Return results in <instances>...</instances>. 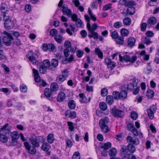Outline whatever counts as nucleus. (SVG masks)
Returning <instances> with one entry per match:
<instances>
[{
    "instance_id": "nucleus-5",
    "label": "nucleus",
    "mask_w": 159,
    "mask_h": 159,
    "mask_svg": "<svg viewBox=\"0 0 159 159\" xmlns=\"http://www.w3.org/2000/svg\"><path fill=\"white\" fill-rule=\"evenodd\" d=\"M120 59V61H122L123 59L126 62H130L131 63H134L137 60V57L136 56H133L130 57L127 55H126L122 57L120 55H119Z\"/></svg>"
},
{
    "instance_id": "nucleus-62",
    "label": "nucleus",
    "mask_w": 159,
    "mask_h": 159,
    "mask_svg": "<svg viewBox=\"0 0 159 159\" xmlns=\"http://www.w3.org/2000/svg\"><path fill=\"white\" fill-rule=\"evenodd\" d=\"M27 90V87L25 85L22 84L20 86V90L21 92H25Z\"/></svg>"
},
{
    "instance_id": "nucleus-34",
    "label": "nucleus",
    "mask_w": 159,
    "mask_h": 159,
    "mask_svg": "<svg viewBox=\"0 0 159 159\" xmlns=\"http://www.w3.org/2000/svg\"><path fill=\"white\" fill-rule=\"evenodd\" d=\"M157 19L154 17L150 18L148 20V23L150 25H154L157 22Z\"/></svg>"
},
{
    "instance_id": "nucleus-28",
    "label": "nucleus",
    "mask_w": 159,
    "mask_h": 159,
    "mask_svg": "<svg viewBox=\"0 0 159 159\" xmlns=\"http://www.w3.org/2000/svg\"><path fill=\"white\" fill-rule=\"evenodd\" d=\"M127 13L129 15H133L135 13V9L133 7H129L126 10Z\"/></svg>"
},
{
    "instance_id": "nucleus-19",
    "label": "nucleus",
    "mask_w": 159,
    "mask_h": 159,
    "mask_svg": "<svg viewBox=\"0 0 159 159\" xmlns=\"http://www.w3.org/2000/svg\"><path fill=\"white\" fill-rule=\"evenodd\" d=\"M136 42L135 39L133 37H129L128 39V45L130 47H132L135 45Z\"/></svg>"
},
{
    "instance_id": "nucleus-13",
    "label": "nucleus",
    "mask_w": 159,
    "mask_h": 159,
    "mask_svg": "<svg viewBox=\"0 0 159 159\" xmlns=\"http://www.w3.org/2000/svg\"><path fill=\"white\" fill-rule=\"evenodd\" d=\"M66 98V94L64 92H61L57 94V100L59 102H62L64 101Z\"/></svg>"
},
{
    "instance_id": "nucleus-52",
    "label": "nucleus",
    "mask_w": 159,
    "mask_h": 159,
    "mask_svg": "<svg viewBox=\"0 0 159 159\" xmlns=\"http://www.w3.org/2000/svg\"><path fill=\"white\" fill-rule=\"evenodd\" d=\"M76 22V25L78 27H81L83 23L82 20L80 19H79L75 21Z\"/></svg>"
},
{
    "instance_id": "nucleus-6",
    "label": "nucleus",
    "mask_w": 159,
    "mask_h": 159,
    "mask_svg": "<svg viewBox=\"0 0 159 159\" xmlns=\"http://www.w3.org/2000/svg\"><path fill=\"white\" fill-rule=\"evenodd\" d=\"M24 145L26 149L28 150L29 153L31 154H34L36 152L35 147L31 145L28 142H25Z\"/></svg>"
},
{
    "instance_id": "nucleus-17",
    "label": "nucleus",
    "mask_w": 159,
    "mask_h": 159,
    "mask_svg": "<svg viewBox=\"0 0 159 159\" xmlns=\"http://www.w3.org/2000/svg\"><path fill=\"white\" fill-rule=\"evenodd\" d=\"M105 62L108 67L114 68L115 66V63L112 61L110 59L108 58L105 59Z\"/></svg>"
},
{
    "instance_id": "nucleus-11",
    "label": "nucleus",
    "mask_w": 159,
    "mask_h": 159,
    "mask_svg": "<svg viewBox=\"0 0 159 159\" xmlns=\"http://www.w3.org/2000/svg\"><path fill=\"white\" fill-rule=\"evenodd\" d=\"M111 113L112 115L115 117H122L124 115L122 111L114 108L112 109Z\"/></svg>"
},
{
    "instance_id": "nucleus-64",
    "label": "nucleus",
    "mask_w": 159,
    "mask_h": 159,
    "mask_svg": "<svg viewBox=\"0 0 159 159\" xmlns=\"http://www.w3.org/2000/svg\"><path fill=\"white\" fill-rule=\"evenodd\" d=\"M144 43L147 45H148L152 43V42L150 40V39L148 38L145 37L144 40Z\"/></svg>"
},
{
    "instance_id": "nucleus-43",
    "label": "nucleus",
    "mask_w": 159,
    "mask_h": 159,
    "mask_svg": "<svg viewBox=\"0 0 159 159\" xmlns=\"http://www.w3.org/2000/svg\"><path fill=\"white\" fill-rule=\"evenodd\" d=\"M0 140L3 143H6L7 141L8 138L6 135L1 134L0 136Z\"/></svg>"
},
{
    "instance_id": "nucleus-58",
    "label": "nucleus",
    "mask_w": 159,
    "mask_h": 159,
    "mask_svg": "<svg viewBox=\"0 0 159 159\" xmlns=\"http://www.w3.org/2000/svg\"><path fill=\"white\" fill-rule=\"evenodd\" d=\"M0 91L5 93H8V94H9L11 91L7 88H2L0 89Z\"/></svg>"
},
{
    "instance_id": "nucleus-32",
    "label": "nucleus",
    "mask_w": 159,
    "mask_h": 159,
    "mask_svg": "<svg viewBox=\"0 0 159 159\" xmlns=\"http://www.w3.org/2000/svg\"><path fill=\"white\" fill-rule=\"evenodd\" d=\"M68 105L70 109H74L75 107L76 103L74 100H71L69 101Z\"/></svg>"
},
{
    "instance_id": "nucleus-53",
    "label": "nucleus",
    "mask_w": 159,
    "mask_h": 159,
    "mask_svg": "<svg viewBox=\"0 0 159 159\" xmlns=\"http://www.w3.org/2000/svg\"><path fill=\"white\" fill-rule=\"evenodd\" d=\"M28 59L30 60V61L33 64H36L37 61L35 58L33 56H30L29 57Z\"/></svg>"
},
{
    "instance_id": "nucleus-44",
    "label": "nucleus",
    "mask_w": 159,
    "mask_h": 159,
    "mask_svg": "<svg viewBox=\"0 0 159 159\" xmlns=\"http://www.w3.org/2000/svg\"><path fill=\"white\" fill-rule=\"evenodd\" d=\"M120 99H124L126 98L127 96V93L125 91H122L120 93Z\"/></svg>"
},
{
    "instance_id": "nucleus-30",
    "label": "nucleus",
    "mask_w": 159,
    "mask_h": 159,
    "mask_svg": "<svg viewBox=\"0 0 159 159\" xmlns=\"http://www.w3.org/2000/svg\"><path fill=\"white\" fill-rule=\"evenodd\" d=\"M146 53L145 50H143L139 54L140 55L143 57V59L144 61L148 60L149 59V56L148 55L146 54Z\"/></svg>"
},
{
    "instance_id": "nucleus-22",
    "label": "nucleus",
    "mask_w": 159,
    "mask_h": 159,
    "mask_svg": "<svg viewBox=\"0 0 159 159\" xmlns=\"http://www.w3.org/2000/svg\"><path fill=\"white\" fill-rule=\"evenodd\" d=\"M59 86L56 83H52L50 86V90L52 92H55L58 90Z\"/></svg>"
},
{
    "instance_id": "nucleus-46",
    "label": "nucleus",
    "mask_w": 159,
    "mask_h": 159,
    "mask_svg": "<svg viewBox=\"0 0 159 159\" xmlns=\"http://www.w3.org/2000/svg\"><path fill=\"white\" fill-rule=\"evenodd\" d=\"M48 50L49 51H53L56 50V47L52 43H50L48 44Z\"/></svg>"
},
{
    "instance_id": "nucleus-18",
    "label": "nucleus",
    "mask_w": 159,
    "mask_h": 159,
    "mask_svg": "<svg viewBox=\"0 0 159 159\" xmlns=\"http://www.w3.org/2000/svg\"><path fill=\"white\" fill-rule=\"evenodd\" d=\"M51 90L49 88H45L44 90V94L45 96L49 100H52V98L51 97L52 93Z\"/></svg>"
},
{
    "instance_id": "nucleus-33",
    "label": "nucleus",
    "mask_w": 159,
    "mask_h": 159,
    "mask_svg": "<svg viewBox=\"0 0 159 159\" xmlns=\"http://www.w3.org/2000/svg\"><path fill=\"white\" fill-rule=\"evenodd\" d=\"M111 146V143L107 142L103 144L101 146V148L104 149L105 150H107L109 149Z\"/></svg>"
},
{
    "instance_id": "nucleus-16",
    "label": "nucleus",
    "mask_w": 159,
    "mask_h": 159,
    "mask_svg": "<svg viewBox=\"0 0 159 159\" xmlns=\"http://www.w3.org/2000/svg\"><path fill=\"white\" fill-rule=\"evenodd\" d=\"M65 114L67 117L74 118L76 117V113L74 111H71L70 110H67L65 111Z\"/></svg>"
},
{
    "instance_id": "nucleus-36",
    "label": "nucleus",
    "mask_w": 159,
    "mask_h": 159,
    "mask_svg": "<svg viewBox=\"0 0 159 159\" xmlns=\"http://www.w3.org/2000/svg\"><path fill=\"white\" fill-rule=\"evenodd\" d=\"M135 2L133 1H127L125 3V6L129 7H133L135 5Z\"/></svg>"
},
{
    "instance_id": "nucleus-39",
    "label": "nucleus",
    "mask_w": 159,
    "mask_h": 159,
    "mask_svg": "<svg viewBox=\"0 0 159 159\" xmlns=\"http://www.w3.org/2000/svg\"><path fill=\"white\" fill-rule=\"evenodd\" d=\"M79 96L81 98L80 102L83 103H85L87 102V99L83 93H80L79 94Z\"/></svg>"
},
{
    "instance_id": "nucleus-59",
    "label": "nucleus",
    "mask_w": 159,
    "mask_h": 159,
    "mask_svg": "<svg viewBox=\"0 0 159 159\" xmlns=\"http://www.w3.org/2000/svg\"><path fill=\"white\" fill-rule=\"evenodd\" d=\"M127 127L128 129L130 131L133 130L135 128L134 124L132 123L128 124Z\"/></svg>"
},
{
    "instance_id": "nucleus-51",
    "label": "nucleus",
    "mask_w": 159,
    "mask_h": 159,
    "mask_svg": "<svg viewBox=\"0 0 159 159\" xmlns=\"http://www.w3.org/2000/svg\"><path fill=\"white\" fill-rule=\"evenodd\" d=\"M138 117L137 113L135 111H133L131 112V117L133 120H136Z\"/></svg>"
},
{
    "instance_id": "nucleus-3",
    "label": "nucleus",
    "mask_w": 159,
    "mask_h": 159,
    "mask_svg": "<svg viewBox=\"0 0 159 159\" xmlns=\"http://www.w3.org/2000/svg\"><path fill=\"white\" fill-rule=\"evenodd\" d=\"M13 39V38L11 34L5 32L4 36L2 39V41L7 46L11 45V41Z\"/></svg>"
},
{
    "instance_id": "nucleus-29",
    "label": "nucleus",
    "mask_w": 159,
    "mask_h": 159,
    "mask_svg": "<svg viewBox=\"0 0 159 159\" xmlns=\"http://www.w3.org/2000/svg\"><path fill=\"white\" fill-rule=\"evenodd\" d=\"M95 52L97 54L98 57L102 59L103 58V53L101 51L100 49L98 48H95Z\"/></svg>"
},
{
    "instance_id": "nucleus-41",
    "label": "nucleus",
    "mask_w": 159,
    "mask_h": 159,
    "mask_svg": "<svg viewBox=\"0 0 159 159\" xmlns=\"http://www.w3.org/2000/svg\"><path fill=\"white\" fill-rule=\"evenodd\" d=\"M123 26L122 23L120 21H117L115 22L113 25V26L116 29H119Z\"/></svg>"
},
{
    "instance_id": "nucleus-54",
    "label": "nucleus",
    "mask_w": 159,
    "mask_h": 159,
    "mask_svg": "<svg viewBox=\"0 0 159 159\" xmlns=\"http://www.w3.org/2000/svg\"><path fill=\"white\" fill-rule=\"evenodd\" d=\"M16 107L17 108L20 110H25V107L24 106H23L22 104L20 103H18L17 104Z\"/></svg>"
},
{
    "instance_id": "nucleus-61",
    "label": "nucleus",
    "mask_w": 159,
    "mask_h": 159,
    "mask_svg": "<svg viewBox=\"0 0 159 159\" xmlns=\"http://www.w3.org/2000/svg\"><path fill=\"white\" fill-rule=\"evenodd\" d=\"M70 50L69 49L65 48L64 49L63 53L66 57H68L69 55Z\"/></svg>"
},
{
    "instance_id": "nucleus-2",
    "label": "nucleus",
    "mask_w": 159,
    "mask_h": 159,
    "mask_svg": "<svg viewBox=\"0 0 159 159\" xmlns=\"http://www.w3.org/2000/svg\"><path fill=\"white\" fill-rule=\"evenodd\" d=\"M108 121V119L106 117L104 119H101L99 121V125L102 130V131L106 133L109 131V129L107 125V123Z\"/></svg>"
},
{
    "instance_id": "nucleus-50",
    "label": "nucleus",
    "mask_w": 159,
    "mask_h": 159,
    "mask_svg": "<svg viewBox=\"0 0 159 159\" xmlns=\"http://www.w3.org/2000/svg\"><path fill=\"white\" fill-rule=\"evenodd\" d=\"M58 61L57 60L55 59L52 60L51 61V65L54 67H57L58 65Z\"/></svg>"
},
{
    "instance_id": "nucleus-35",
    "label": "nucleus",
    "mask_w": 159,
    "mask_h": 159,
    "mask_svg": "<svg viewBox=\"0 0 159 159\" xmlns=\"http://www.w3.org/2000/svg\"><path fill=\"white\" fill-rule=\"evenodd\" d=\"M55 41L58 43H60L64 40V38L60 35H57L54 37Z\"/></svg>"
},
{
    "instance_id": "nucleus-14",
    "label": "nucleus",
    "mask_w": 159,
    "mask_h": 159,
    "mask_svg": "<svg viewBox=\"0 0 159 159\" xmlns=\"http://www.w3.org/2000/svg\"><path fill=\"white\" fill-rule=\"evenodd\" d=\"M62 11L63 14L70 16L72 14L71 10L68 8L67 6L65 5L62 6Z\"/></svg>"
},
{
    "instance_id": "nucleus-60",
    "label": "nucleus",
    "mask_w": 159,
    "mask_h": 159,
    "mask_svg": "<svg viewBox=\"0 0 159 159\" xmlns=\"http://www.w3.org/2000/svg\"><path fill=\"white\" fill-rule=\"evenodd\" d=\"M111 36L114 39H116L119 37L118 34L116 31H114L111 33Z\"/></svg>"
},
{
    "instance_id": "nucleus-7",
    "label": "nucleus",
    "mask_w": 159,
    "mask_h": 159,
    "mask_svg": "<svg viewBox=\"0 0 159 159\" xmlns=\"http://www.w3.org/2000/svg\"><path fill=\"white\" fill-rule=\"evenodd\" d=\"M156 107L155 105H153L147 110L148 115L151 119H152L153 118L154 114L156 112Z\"/></svg>"
},
{
    "instance_id": "nucleus-20",
    "label": "nucleus",
    "mask_w": 159,
    "mask_h": 159,
    "mask_svg": "<svg viewBox=\"0 0 159 159\" xmlns=\"http://www.w3.org/2000/svg\"><path fill=\"white\" fill-rule=\"evenodd\" d=\"M50 148V145L46 142L43 143L41 147V149L45 151H48Z\"/></svg>"
},
{
    "instance_id": "nucleus-10",
    "label": "nucleus",
    "mask_w": 159,
    "mask_h": 159,
    "mask_svg": "<svg viewBox=\"0 0 159 159\" xmlns=\"http://www.w3.org/2000/svg\"><path fill=\"white\" fill-rule=\"evenodd\" d=\"M11 136L12 140V145L15 146L17 144L16 140L18 139L19 138V134L17 132L15 131L11 133Z\"/></svg>"
},
{
    "instance_id": "nucleus-8",
    "label": "nucleus",
    "mask_w": 159,
    "mask_h": 159,
    "mask_svg": "<svg viewBox=\"0 0 159 159\" xmlns=\"http://www.w3.org/2000/svg\"><path fill=\"white\" fill-rule=\"evenodd\" d=\"M31 144L34 146L39 147L40 146L39 142L38 141V137L34 134H32L30 139Z\"/></svg>"
},
{
    "instance_id": "nucleus-15",
    "label": "nucleus",
    "mask_w": 159,
    "mask_h": 159,
    "mask_svg": "<svg viewBox=\"0 0 159 159\" xmlns=\"http://www.w3.org/2000/svg\"><path fill=\"white\" fill-rule=\"evenodd\" d=\"M68 75L67 73H64L63 74L58 76L56 79L57 82L60 84H61L65 80V78Z\"/></svg>"
},
{
    "instance_id": "nucleus-56",
    "label": "nucleus",
    "mask_w": 159,
    "mask_h": 159,
    "mask_svg": "<svg viewBox=\"0 0 159 159\" xmlns=\"http://www.w3.org/2000/svg\"><path fill=\"white\" fill-rule=\"evenodd\" d=\"M107 90L106 88H103L101 89V93L102 96H105L107 94Z\"/></svg>"
},
{
    "instance_id": "nucleus-12",
    "label": "nucleus",
    "mask_w": 159,
    "mask_h": 159,
    "mask_svg": "<svg viewBox=\"0 0 159 159\" xmlns=\"http://www.w3.org/2000/svg\"><path fill=\"white\" fill-rule=\"evenodd\" d=\"M5 28L6 29L10 30L12 28L14 25L13 20H7L4 23Z\"/></svg>"
},
{
    "instance_id": "nucleus-25",
    "label": "nucleus",
    "mask_w": 159,
    "mask_h": 159,
    "mask_svg": "<svg viewBox=\"0 0 159 159\" xmlns=\"http://www.w3.org/2000/svg\"><path fill=\"white\" fill-rule=\"evenodd\" d=\"M47 140L49 143H52L54 140L53 134L51 133L49 134L47 136Z\"/></svg>"
},
{
    "instance_id": "nucleus-48",
    "label": "nucleus",
    "mask_w": 159,
    "mask_h": 159,
    "mask_svg": "<svg viewBox=\"0 0 159 159\" xmlns=\"http://www.w3.org/2000/svg\"><path fill=\"white\" fill-rule=\"evenodd\" d=\"M50 34L51 36L55 37L58 34V32L57 30L54 29L50 30Z\"/></svg>"
},
{
    "instance_id": "nucleus-55",
    "label": "nucleus",
    "mask_w": 159,
    "mask_h": 159,
    "mask_svg": "<svg viewBox=\"0 0 159 159\" xmlns=\"http://www.w3.org/2000/svg\"><path fill=\"white\" fill-rule=\"evenodd\" d=\"M64 46L65 48L69 49L71 46V43L70 41H66L64 43Z\"/></svg>"
},
{
    "instance_id": "nucleus-4",
    "label": "nucleus",
    "mask_w": 159,
    "mask_h": 159,
    "mask_svg": "<svg viewBox=\"0 0 159 159\" xmlns=\"http://www.w3.org/2000/svg\"><path fill=\"white\" fill-rule=\"evenodd\" d=\"M85 20L87 22V27L89 31H94L98 27V26L96 23H94L92 26H91L90 23V17L88 15H85L84 16Z\"/></svg>"
},
{
    "instance_id": "nucleus-63",
    "label": "nucleus",
    "mask_w": 159,
    "mask_h": 159,
    "mask_svg": "<svg viewBox=\"0 0 159 159\" xmlns=\"http://www.w3.org/2000/svg\"><path fill=\"white\" fill-rule=\"evenodd\" d=\"M147 27V24L145 23H143L141 25V30L144 31L145 30Z\"/></svg>"
},
{
    "instance_id": "nucleus-38",
    "label": "nucleus",
    "mask_w": 159,
    "mask_h": 159,
    "mask_svg": "<svg viewBox=\"0 0 159 159\" xmlns=\"http://www.w3.org/2000/svg\"><path fill=\"white\" fill-rule=\"evenodd\" d=\"M99 107L101 110L105 111L107 108V106L104 102H101L99 104Z\"/></svg>"
},
{
    "instance_id": "nucleus-42",
    "label": "nucleus",
    "mask_w": 159,
    "mask_h": 159,
    "mask_svg": "<svg viewBox=\"0 0 159 159\" xmlns=\"http://www.w3.org/2000/svg\"><path fill=\"white\" fill-rule=\"evenodd\" d=\"M88 11L89 14L90 16L91 19L93 21H95L96 20V18L94 15H93L92 11L89 8H88Z\"/></svg>"
},
{
    "instance_id": "nucleus-23",
    "label": "nucleus",
    "mask_w": 159,
    "mask_h": 159,
    "mask_svg": "<svg viewBox=\"0 0 159 159\" xmlns=\"http://www.w3.org/2000/svg\"><path fill=\"white\" fill-rule=\"evenodd\" d=\"M127 147L128 150L130 153H133L136 151L135 146L131 144H129Z\"/></svg>"
},
{
    "instance_id": "nucleus-49",
    "label": "nucleus",
    "mask_w": 159,
    "mask_h": 159,
    "mask_svg": "<svg viewBox=\"0 0 159 159\" xmlns=\"http://www.w3.org/2000/svg\"><path fill=\"white\" fill-rule=\"evenodd\" d=\"M80 153L78 152H75L73 154V159H80Z\"/></svg>"
},
{
    "instance_id": "nucleus-26",
    "label": "nucleus",
    "mask_w": 159,
    "mask_h": 159,
    "mask_svg": "<svg viewBox=\"0 0 159 159\" xmlns=\"http://www.w3.org/2000/svg\"><path fill=\"white\" fill-rule=\"evenodd\" d=\"M90 34H89L88 37L89 38H93L94 39H97L98 38V35L97 32L94 31H89Z\"/></svg>"
},
{
    "instance_id": "nucleus-57",
    "label": "nucleus",
    "mask_w": 159,
    "mask_h": 159,
    "mask_svg": "<svg viewBox=\"0 0 159 159\" xmlns=\"http://www.w3.org/2000/svg\"><path fill=\"white\" fill-rule=\"evenodd\" d=\"M47 68L41 66L39 68V71L40 73L45 74L46 72Z\"/></svg>"
},
{
    "instance_id": "nucleus-21",
    "label": "nucleus",
    "mask_w": 159,
    "mask_h": 159,
    "mask_svg": "<svg viewBox=\"0 0 159 159\" xmlns=\"http://www.w3.org/2000/svg\"><path fill=\"white\" fill-rule=\"evenodd\" d=\"M116 153V150L115 148H113L110 150L109 151V154L110 156L112 157L110 159H115L114 157Z\"/></svg>"
},
{
    "instance_id": "nucleus-24",
    "label": "nucleus",
    "mask_w": 159,
    "mask_h": 159,
    "mask_svg": "<svg viewBox=\"0 0 159 159\" xmlns=\"http://www.w3.org/2000/svg\"><path fill=\"white\" fill-rule=\"evenodd\" d=\"M123 24L125 25L129 26L131 23V20L130 18L127 17L125 18L123 21Z\"/></svg>"
},
{
    "instance_id": "nucleus-27",
    "label": "nucleus",
    "mask_w": 159,
    "mask_h": 159,
    "mask_svg": "<svg viewBox=\"0 0 159 159\" xmlns=\"http://www.w3.org/2000/svg\"><path fill=\"white\" fill-rule=\"evenodd\" d=\"M106 102L109 105L112 104L114 102L113 97L111 95L107 96L106 98Z\"/></svg>"
},
{
    "instance_id": "nucleus-37",
    "label": "nucleus",
    "mask_w": 159,
    "mask_h": 159,
    "mask_svg": "<svg viewBox=\"0 0 159 159\" xmlns=\"http://www.w3.org/2000/svg\"><path fill=\"white\" fill-rule=\"evenodd\" d=\"M50 66V62L48 59L44 60L43 61V64L41 66L47 68L49 67Z\"/></svg>"
},
{
    "instance_id": "nucleus-9",
    "label": "nucleus",
    "mask_w": 159,
    "mask_h": 159,
    "mask_svg": "<svg viewBox=\"0 0 159 159\" xmlns=\"http://www.w3.org/2000/svg\"><path fill=\"white\" fill-rule=\"evenodd\" d=\"M127 142L129 144L137 145L139 144V141L138 138L132 137L130 136H128L127 138Z\"/></svg>"
},
{
    "instance_id": "nucleus-45",
    "label": "nucleus",
    "mask_w": 159,
    "mask_h": 159,
    "mask_svg": "<svg viewBox=\"0 0 159 159\" xmlns=\"http://www.w3.org/2000/svg\"><path fill=\"white\" fill-rule=\"evenodd\" d=\"M154 96V92L152 90L150 89L148 90L147 92V96L149 98H152Z\"/></svg>"
},
{
    "instance_id": "nucleus-40",
    "label": "nucleus",
    "mask_w": 159,
    "mask_h": 159,
    "mask_svg": "<svg viewBox=\"0 0 159 159\" xmlns=\"http://www.w3.org/2000/svg\"><path fill=\"white\" fill-rule=\"evenodd\" d=\"M116 41L117 44L121 45L124 43V38L122 36L118 37L116 39Z\"/></svg>"
},
{
    "instance_id": "nucleus-1",
    "label": "nucleus",
    "mask_w": 159,
    "mask_h": 159,
    "mask_svg": "<svg viewBox=\"0 0 159 159\" xmlns=\"http://www.w3.org/2000/svg\"><path fill=\"white\" fill-rule=\"evenodd\" d=\"M138 80L135 78L132 80V83L129 84L127 86V89L130 91H133V93L134 95L137 94L139 90V87L137 86Z\"/></svg>"
},
{
    "instance_id": "nucleus-31",
    "label": "nucleus",
    "mask_w": 159,
    "mask_h": 159,
    "mask_svg": "<svg viewBox=\"0 0 159 159\" xmlns=\"http://www.w3.org/2000/svg\"><path fill=\"white\" fill-rule=\"evenodd\" d=\"M120 34L123 36H127L129 33V31L127 29L125 28L122 29L120 30Z\"/></svg>"
},
{
    "instance_id": "nucleus-47",
    "label": "nucleus",
    "mask_w": 159,
    "mask_h": 159,
    "mask_svg": "<svg viewBox=\"0 0 159 159\" xmlns=\"http://www.w3.org/2000/svg\"><path fill=\"white\" fill-rule=\"evenodd\" d=\"M76 55L79 58L81 57L84 55V52L81 50H79L76 51Z\"/></svg>"
}]
</instances>
